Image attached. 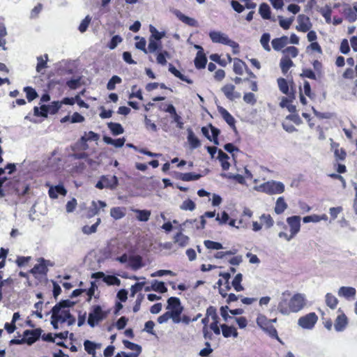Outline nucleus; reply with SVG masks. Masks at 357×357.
Segmentation results:
<instances>
[{"instance_id": "e433bc0d", "label": "nucleus", "mask_w": 357, "mask_h": 357, "mask_svg": "<svg viewBox=\"0 0 357 357\" xmlns=\"http://www.w3.org/2000/svg\"><path fill=\"white\" fill-rule=\"evenodd\" d=\"M132 211L137 214V219L141 222L148 221L151 214L149 210L132 209Z\"/></svg>"}, {"instance_id": "6e6552de", "label": "nucleus", "mask_w": 357, "mask_h": 357, "mask_svg": "<svg viewBox=\"0 0 357 357\" xmlns=\"http://www.w3.org/2000/svg\"><path fill=\"white\" fill-rule=\"evenodd\" d=\"M209 37L213 43L229 45L232 48H238V44L229 38V37L220 31H213L209 33Z\"/></svg>"}, {"instance_id": "f704fd0d", "label": "nucleus", "mask_w": 357, "mask_h": 357, "mask_svg": "<svg viewBox=\"0 0 357 357\" xmlns=\"http://www.w3.org/2000/svg\"><path fill=\"white\" fill-rule=\"evenodd\" d=\"M229 158L227 153L220 149L218 150V159L219 160L223 170H227L230 167V163L228 161Z\"/></svg>"}, {"instance_id": "7ed1b4c3", "label": "nucleus", "mask_w": 357, "mask_h": 357, "mask_svg": "<svg viewBox=\"0 0 357 357\" xmlns=\"http://www.w3.org/2000/svg\"><path fill=\"white\" fill-rule=\"evenodd\" d=\"M67 322L68 326H71L75 324V318L70 314L68 309H62L54 310V307L52 309V317H51V324L54 329L59 328V323Z\"/></svg>"}, {"instance_id": "cd10ccee", "label": "nucleus", "mask_w": 357, "mask_h": 357, "mask_svg": "<svg viewBox=\"0 0 357 357\" xmlns=\"http://www.w3.org/2000/svg\"><path fill=\"white\" fill-rule=\"evenodd\" d=\"M356 294V289L351 287H342L339 289L338 294L347 299L353 298Z\"/></svg>"}, {"instance_id": "6e6d98bb", "label": "nucleus", "mask_w": 357, "mask_h": 357, "mask_svg": "<svg viewBox=\"0 0 357 357\" xmlns=\"http://www.w3.org/2000/svg\"><path fill=\"white\" fill-rule=\"evenodd\" d=\"M121 82L122 79L120 77L114 75L107 82V89L109 91L114 90L116 88V84H120Z\"/></svg>"}, {"instance_id": "6ab92c4d", "label": "nucleus", "mask_w": 357, "mask_h": 357, "mask_svg": "<svg viewBox=\"0 0 357 357\" xmlns=\"http://www.w3.org/2000/svg\"><path fill=\"white\" fill-rule=\"evenodd\" d=\"M289 43V38L287 36H282L280 38H275L272 40L271 45L275 51L279 52Z\"/></svg>"}, {"instance_id": "69168bd1", "label": "nucleus", "mask_w": 357, "mask_h": 357, "mask_svg": "<svg viewBox=\"0 0 357 357\" xmlns=\"http://www.w3.org/2000/svg\"><path fill=\"white\" fill-rule=\"evenodd\" d=\"M91 22V17H90L89 15H86L85 17V18L81 22V23L79 26V27H78L79 31L81 33L85 32L87 30Z\"/></svg>"}, {"instance_id": "680f3d73", "label": "nucleus", "mask_w": 357, "mask_h": 357, "mask_svg": "<svg viewBox=\"0 0 357 357\" xmlns=\"http://www.w3.org/2000/svg\"><path fill=\"white\" fill-rule=\"evenodd\" d=\"M180 178L183 181H195L200 178V174H195L192 172H188L181 174Z\"/></svg>"}, {"instance_id": "603ef678", "label": "nucleus", "mask_w": 357, "mask_h": 357, "mask_svg": "<svg viewBox=\"0 0 357 357\" xmlns=\"http://www.w3.org/2000/svg\"><path fill=\"white\" fill-rule=\"evenodd\" d=\"M24 91L26 93V98L29 102H31L38 97V93L36 90L31 86H26L24 88Z\"/></svg>"}, {"instance_id": "3c124183", "label": "nucleus", "mask_w": 357, "mask_h": 357, "mask_svg": "<svg viewBox=\"0 0 357 357\" xmlns=\"http://www.w3.org/2000/svg\"><path fill=\"white\" fill-rule=\"evenodd\" d=\"M170 55L169 52L166 50H163L162 52H160L156 56V61L158 63L165 66L167 64V57H169Z\"/></svg>"}, {"instance_id": "4c0bfd02", "label": "nucleus", "mask_w": 357, "mask_h": 357, "mask_svg": "<svg viewBox=\"0 0 357 357\" xmlns=\"http://www.w3.org/2000/svg\"><path fill=\"white\" fill-rule=\"evenodd\" d=\"M259 13L261 17L264 20H269L271 18V8L266 3H262L260 4Z\"/></svg>"}, {"instance_id": "79ce46f5", "label": "nucleus", "mask_w": 357, "mask_h": 357, "mask_svg": "<svg viewBox=\"0 0 357 357\" xmlns=\"http://www.w3.org/2000/svg\"><path fill=\"white\" fill-rule=\"evenodd\" d=\"M243 280V275L241 273H238L235 275L234 278L232 280L231 284L236 291H241L244 290V287L241 285V282Z\"/></svg>"}, {"instance_id": "0e129e2a", "label": "nucleus", "mask_w": 357, "mask_h": 357, "mask_svg": "<svg viewBox=\"0 0 357 357\" xmlns=\"http://www.w3.org/2000/svg\"><path fill=\"white\" fill-rule=\"evenodd\" d=\"M122 40L123 38L120 36H114L110 40V41L108 43L107 47H109L110 50H114L119 43L122 42Z\"/></svg>"}, {"instance_id": "aec40b11", "label": "nucleus", "mask_w": 357, "mask_h": 357, "mask_svg": "<svg viewBox=\"0 0 357 357\" xmlns=\"http://www.w3.org/2000/svg\"><path fill=\"white\" fill-rule=\"evenodd\" d=\"M218 110L219 113L221 114L223 119L227 122V123L234 130H236V121L233 116L225 108L222 107H218Z\"/></svg>"}, {"instance_id": "49530a36", "label": "nucleus", "mask_w": 357, "mask_h": 357, "mask_svg": "<svg viewBox=\"0 0 357 357\" xmlns=\"http://www.w3.org/2000/svg\"><path fill=\"white\" fill-rule=\"evenodd\" d=\"M100 223V218H98L96 223L92 225L91 227L85 225L82 227V231L85 234H91L97 231V227Z\"/></svg>"}, {"instance_id": "338daca9", "label": "nucleus", "mask_w": 357, "mask_h": 357, "mask_svg": "<svg viewBox=\"0 0 357 357\" xmlns=\"http://www.w3.org/2000/svg\"><path fill=\"white\" fill-rule=\"evenodd\" d=\"M206 317H211L213 321H217V320H219V317H218V315L217 314V310H216V307H214V306H212V305H210L207 309H206Z\"/></svg>"}, {"instance_id": "c756f323", "label": "nucleus", "mask_w": 357, "mask_h": 357, "mask_svg": "<svg viewBox=\"0 0 357 357\" xmlns=\"http://www.w3.org/2000/svg\"><path fill=\"white\" fill-rule=\"evenodd\" d=\"M187 139L190 149H195L201 146L200 140L195 136V133L191 129L188 130Z\"/></svg>"}, {"instance_id": "1a4fd4ad", "label": "nucleus", "mask_w": 357, "mask_h": 357, "mask_svg": "<svg viewBox=\"0 0 357 357\" xmlns=\"http://www.w3.org/2000/svg\"><path fill=\"white\" fill-rule=\"evenodd\" d=\"M261 191L268 195L280 194L284 191V185L279 181H268L260 185Z\"/></svg>"}, {"instance_id": "f03ea898", "label": "nucleus", "mask_w": 357, "mask_h": 357, "mask_svg": "<svg viewBox=\"0 0 357 357\" xmlns=\"http://www.w3.org/2000/svg\"><path fill=\"white\" fill-rule=\"evenodd\" d=\"M282 56L280 61V68L283 75H287L289 69L294 66L291 58H296L299 53L295 46H289L282 50Z\"/></svg>"}, {"instance_id": "9d476101", "label": "nucleus", "mask_w": 357, "mask_h": 357, "mask_svg": "<svg viewBox=\"0 0 357 357\" xmlns=\"http://www.w3.org/2000/svg\"><path fill=\"white\" fill-rule=\"evenodd\" d=\"M318 320V317L315 312H310L298 320V324L303 328L312 329Z\"/></svg>"}, {"instance_id": "b1692460", "label": "nucleus", "mask_w": 357, "mask_h": 357, "mask_svg": "<svg viewBox=\"0 0 357 357\" xmlns=\"http://www.w3.org/2000/svg\"><path fill=\"white\" fill-rule=\"evenodd\" d=\"M107 206L106 203L103 201H98L97 202L95 201L92 202L91 207L88 211L87 216L89 218H91L97 214H98L100 208H105Z\"/></svg>"}, {"instance_id": "0eeeda50", "label": "nucleus", "mask_w": 357, "mask_h": 357, "mask_svg": "<svg viewBox=\"0 0 357 357\" xmlns=\"http://www.w3.org/2000/svg\"><path fill=\"white\" fill-rule=\"evenodd\" d=\"M107 316V312L102 310L100 305H96L91 307V310L89 314L88 324L91 327H94L100 321L105 319Z\"/></svg>"}, {"instance_id": "7c9ffc66", "label": "nucleus", "mask_w": 357, "mask_h": 357, "mask_svg": "<svg viewBox=\"0 0 357 357\" xmlns=\"http://www.w3.org/2000/svg\"><path fill=\"white\" fill-rule=\"evenodd\" d=\"M126 214V208L125 207L116 206L110 209V215L114 220L123 218Z\"/></svg>"}, {"instance_id": "a211bd4d", "label": "nucleus", "mask_w": 357, "mask_h": 357, "mask_svg": "<svg viewBox=\"0 0 357 357\" xmlns=\"http://www.w3.org/2000/svg\"><path fill=\"white\" fill-rule=\"evenodd\" d=\"M331 140V149L334 151V155L337 161H343L346 159L347 152L344 149L339 148L340 144Z\"/></svg>"}, {"instance_id": "5701e85b", "label": "nucleus", "mask_w": 357, "mask_h": 357, "mask_svg": "<svg viewBox=\"0 0 357 357\" xmlns=\"http://www.w3.org/2000/svg\"><path fill=\"white\" fill-rule=\"evenodd\" d=\"M220 328L222 330V335L225 337L228 338L230 337H238V333L236 328L234 326H228L225 324H223L220 325Z\"/></svg>"}, {"instance_id": "774afa93", "label": "nucleus", "mask_w": 357, "mask_h": 357, "mask_svg": "<svg viewBox=\"0 0 357 357\" xmlns=\"http://www.w3.org/2000/svg\"><path fill=\"white\" fill-rule=\"evenodd\" d=\"M50 114H56L60 109L61 105L59 101H53L51 105H47Z\"/></svg>"}, {"instance_id": "412c9836", "label": "nucleus", "mask_w": 357, "mask_h": 357, "mask_svg": "<svg viewBox=\"0 0 357 357\" xmlns=\"http://www.w3.org/2000/svg\"><path fill=\"white\" fill-rule=\"evenodd\" d=\"M67 190L63 185H57L56 186H51L48 190V194L50 198H58V194L65 196Z\"/></svg>"}, {"instance_id": "a18cd8bd", "label": "nucleus", "mask_w": 357, "mask_h": 357, "mask_svg": "<svg viewBox=\"0 0 357 357\" xmlns=\"http://www.w3.org/2000/svg\"><path fill=\"white\" fill-rule=\"evenodd\" d=\"M34 115L36 116H42V117H47V114L49 113V109L47 105H43L39 108L38 107H33Z\"/></svg>"}, {"instance_id": "f3484780", "label": "nucleus", "mask_w": 357, "mask_h": 357, "mask_svg": "<svg viewBox=\"0 0 357 357\" xmlns=\"http://www.w3.org/2000/svg\"><path fill=\"white\" fill-rule=\"evenodd\" d=\"M199 51L197 52L195 59L194 60L195 66L197 69H204L207 63V58L203 51V48L199 45H195Z\"/></svg>"}, {"instance_id": "4be33fe9", "label": "nucleus", "mask_w": 357, "mask_h": 357, "mask_svg": "<svg viewBox=\"0 0 357 357\" xmlns=\"http://www.w3.org/2000/svg\"><path fill=\"white\" fill-rule=\"evenodd\" d=\"M348 324V319L347 316L342 313L337 317L335 321V329L337 331H344Z\"/></svg>"}, {"instance_id": "13d9d810", "label": "nucleus", "mask_w": 357, "mask_h": 357, "mask_svg": "<svg viewBox=\"0 0 357 357\" xmlns=\"http://www.w3.org/2000/svg\"><path fill=\"white\" fill-rule=\"evenodd\" d=\"M208 127L210 128L211 134H212V135H211V142H213L214 143V144L218 145L219 144L218 135L220 133V130L218 128H215V126H213L211 123L208 125Z\"/></svg>"}, {"instance_id": "ddd939ff", "label": "nucleus", "mask_w": 357, "mask_h": 357, "mask_svg": "<svg viewBox=\"0 0 357 357\" xmlns=\"http://www.w3.org/2000/svg\"><path fill=\"white\" fill-rule=\"evenodd\" d=\"M42 330L40 328H36L33 330H26L23 333V339L24 340V343L31 345L36 342L40 335Z\"/></svg>"}, {"instance_id": "09e8293b", "label": "nucleus", "mask_w": 357, "mask_h": 357, "mask_svg": "<svg viewBox=\"0 0 357 357\" xmlns=\"http://www.w3.org/2000/svg\"><path fill=\"white\" fill-rule=\"evenodd\" d=\"M259 218L266 229H269L273 227L274 220L270 214L264 213Z\"/></svg>"}, {"instance_id": "473e14b6", "label": "nucleus", "mask_w": 357, "mask_h": 357, "mask_svg": "<svg viewBox=\"0 0 357 357\" xmlns=\"http://www.w3.org/2000/svg\"><path fill=\"white\" fill-rule=\"evenodd\" d=\"M165 110V112H167L172 116L174 121L177 123L178 128H181L183 126L181 117L176 113L174 106L173 105H169Z\"/></svg>"}, {"instance_id": "f257e3e1", "label": "nucleus", "mask_w": 357, "mask_h": 357, "mask_svg": "<svg viewBox=\"0 0 357 357\" xmlns=\"http://www.w3.org/2000/svg\"><path fill=\"white\" fill-rule=\"evenodd\" d=\"M287 296H290V294L284 293L278 303V310L280 314L289 315L291 313H296L306 305V299L304 295L295 294L289 298H287Z\"/></svg>"}, {"instance_id": "8fccbe9b", "label": "nucleus", "mask_w": 357, "mask_h": 357, "mask_svg": "<svg viewBox=\"0 0 357 357\" xmlns=\"http://www.w3.org/2000/svg\"><path fill=\"white\" fill-rule=\"evenodd\" d=\"M196 204L195 203L190 199H187L184 200L182 204L180 206V208L183 211H193L195 209Z\"/></svg>"}, {"instance_id": "9b49d317", "label": "nucleus", "mask_w": 357, "mask_h": 357, "mask_svg": "<svg viewBox=\"0 0 357 357\" xmlns=\"http://www.w3.org/2000/svg\"><path fill=\"white\" fill-rule=\"evenodd\" d=\"M277 82L280 91L282 93L288 96L289 98L290 99L289 100L287 98H283L282 102H281V105L283 107V102L291 101L292 99L295 98V91L293 89H289V84L286 79L280 77L278 79Z\"/></svg>"}, {"instance_id": "20e7f679", "label": "nucleus", "mask_w": 357, "mask_h": 357, "mask_svg": "<svg viewBox=\"0 0 357 357\" xmlns=\"http://www.w3.org/2000/svg\"><path fill=\"white\" fill-rule=\"evenodd\" d=\"M301 217L298 215H293L287 218V222L290 228V234L284 231H280L278 236L280 238H284L287 241L294 238L301 229Z\"/></svg>"}, {"instance_id": "a878e982", "label": "nucleus", "mask_w": 357, "mask_h": 357, "mask_svg": "<svg viewBox=\"0 0 357 357\" xmlns=\"http://www.w3.org/2000/svg\"><path fill=\"white\" fill-rule=\"evenodd\" d=\"M102 180L106 188L114 189L119 184L118 178L115 175L113 176H102Z\"/></svg>"}, {"instance_id": "c85d7f7f", "label": "nucleus", "mask_w": 357, "mask_h": 357, "mask_svg": "<svg viewBox=\"0 0 357 357\" xmlns=\"http://www.w3.org/2000/svg\"><path fill=\"white\" fill-rule=\"evenodd\" d=\"M246 68H248V66L243 61L238 58L234 59L233 70L236 75H242L243 71L246 70Z\"/></svg>"}, {"instance_id": "2f4dec72", "label": "nucleus", "mask_w": 357, "mask_h": 357, "mask_svg": "<svg viewBox=\"0 0 357 357\" xmlns=\"http://www.w3.org/2000/svg\"><path fill=\"white\" fill-rule=\"evenodd\" d=\"M129 264L131 268L134 271L138 270L139 268L144 266L142 258L140 255L130 257L129 258Z\"/></svg>"}, {"instance_id": "4468645a", "label": "nucleus", "mask_w": 357, "mask_h": 357, "mask_svg": "<svg viewBox=\"0 0 357 357\" xmlns=\"http://www.w3.org/2000/svg\"><path fill=\"white\" fill-rule=\"evenodd\" d=\"M38 261L39 263L34 265V266L29 271V272L36 278H37L38 275L45 276L48 271L46 261L43 258H40Z\"/></svg>"}, {"instance_id": "bf43d9fd", "label": "nucleus", "mask_w": 357, "mask_h": 357, "mask_svg": "<svg viewBox=\"0 0 357 357\" xmlns=\"http://www.w3.org/2000/svg\"><path fill=\"white\" fill-rule=\"evenodd\" d=\"M84 349L86 351L91 355L94 356L96 354V344L90 341V340H86L84 342Z\"/></svg>"}, {"instance_id": "864d4df0", "label": "nucleus", "mask_w": 357, "mask_h": 357, "mask_svg": "<svg viewBox=\"0 0 357 357\" xmlns=\"http://www.w3.org/2000/svg\"><path fill=\"white\" fill-rule=\"evenodd\" d=\"M204 244L205 247L209 250H220L223 248L222 243L211 240H205Z\"/></svg>"}, {"instance_id": "5fc2aeb1", "label": "nucleus", "mask_w": 357, "mask_h": 357, "mask_svg": "<svg viewBox=\"0 0 357 357\" xmlns=\"http://www.w3.org/2000/svg\"><path fill=\"white\" fill-rule=\"evenodd\" d=\"M300 76L301 77H307L314 80H317L319 78L316 73L310 68H303Z\"/></svg>"}, {"instance_id": "dca6fc26", "label": "nucleus", "mask_w": 357, "mask_h": 357, "mask_svg": "<svg viewBox=\"0 0 357 357\" xmlns=\"http://www.w3.org/2000/svg\"><path fill=\"white\" fill-rule=\"evenodd\" d=\"M298 25L296 29L298 31L305 33L308 31L312 27V23L310 18L305 15H299L297 17Z\"/></svg>"}, {"instance_id": "f8f14e48", "label": "nucleus", "mask_w": 357, "mask_h": 357, "mask_svg": "<svg viewBox=\"0 0 357 357\" xmlns=\"http://www.w3.org/2000/svg\"><path fill=\"white\" fill-rule=\"evenodd\" d=\"M342 13L349 22H356L357 20V1L354 3L353 7H351L349 4H344Z\"/></svg>"}, {"instance_id": "72a5a7b5", "label": "nucleus", "mask_w": 357, "mask_h": 357, "mask_svg": "<svg viewBox=\"0 0 357 357\" xmlns=\"http://www.w3.org/2000/svg\"><path fill=\"white\" fill-rule=\"evenodd\" d=\"M287 204L286 203L283 197H280L278 198L275 206L274 208V211L276 214L280 215L282 214L287 208Z\"/></svg>"}, {"instance_id": "052dcab7", "label": "nucleus", "mask_w": 357, "mask_h": 357, "mask_svg": "<svg viewBox=\"0 0 357 357\" xmlns=\"http://www.w3.org/2000/svg\"><path fill=\"white\" fill-rule=\"evenodd\" d=\"M150 31L151 33V35L149 38L160 41V40L165 36V33L164 32L158 31L152 25L150 26Z\"/></svg>"}, {"instance_id": "a19ab883", "label": "nucleus", "mask_w": 357, "mask_h": 357, "mask_svg": "<svg viewBox=\"0 0 357 357\" xmlns=\"http://www.w3.org/2000/svg\"><path fill=\"white\" fill-rule=\"evenodd\" d=\"M37 61L36 71L40 73L43 69L47 67L48 55L45 54L43 56H40L37 57Z\"/></svg>"}, {"instance_id": "bb28decb", "label": "nucleus", "mask_w": 357, "mask_h": 357, "mask_svg": "<svg viewBox=\"0 0 357 357\" xmlns=\"http://www.w3.org/2000/svg\"><path fill=\"white\" fill-rule=\"evenodd\" d=\"M169 71L174 75L176 77L180 79L181 80L185 82L188 84H192L193 80L190 78L188 77L187 76L182 74L178 70L176 69V68L173 66L172 63L169 64Z\"/></svg>"}, {"instance_id": "423d86ee", "label": "nucleus", "mask_w": 357, "mask_h": 357, "mask_svg": "<svg viewBox=\"0 0 357 357\" xmlns=\"http://www.w3.org/2000/svg\"><path fill=\"white\" fill-rule=\"evenodd\" d=\"M167 309L169 313H174V323L178 324L181 322V315L183 310L180 299L177 297H170L167 300Z\"/></svg>"}, {"instance_id": "de8ad7c7", "label": "nucleus", "mask_w": 357, "mask_h": 357, "mask_svg": "<svg viewBox=\"0 0 357 357\" xmlns=\"http://www.w3.org/2000/svg\"><path fill=\"white\" fill-rule=\"evenodd\" d=\"M152 290L163 294L167 291V288L163 282L154 280L152 282Z\"/></svg>"}, {"instance_id": "ea45409f", "label": "nucleus", "mask_w": 357, "mask_h": 357, "mask_svg": "<svg viewBox=\"0 0 357 357\" xmlns=\"http://www.w3.org/2000/svg\"><path fill=\"white\" fill-rule=\"evenodd\" d=\"M107 126L114 135H121L124 132L123 128L119 123L110 122L108 123Z\"/></svg>"}, {"instance_id": "2eb2a0df", "label": "nucleus", "mask_w": 357, "mask_h": 357, "mask_svg": "<svg viewBox=\"0 0 357 357\" xmlns=\"http://www.w3.org/2000/svg\"><path fill=\"white\" fill-rule=\"evenodd\" d=\"M235 89L236 87L234 84H227L221 88V91L228 100L233 101L241 97L240 93L236 91Z\"/></svg>"}, {"instance_id": "c03bdc74", "label": "nucleus", "mask_w": 357, "mask_h": 357, "mask_svg": "<svg viewBox=\"0 0 357 357\" xmlns=\"http://www.w3.org/2000/svg\"><path fill=\"white\" fill-rule=\"evenodd\" d=\"M270 38L271 36L268 33H263L260 38V43L264 50L266 52H271V46L269 45Z\"/></svg>"}, {"instance_id": "393cba45", "label": "nucleus", "mask_w": 357, "mask_h": 357, "mask_svg": "<svg viewBox=\"0 0 357 357\" xmlns=\"http://www.w3.org/2000/svg\"><path fill=\"white\" fill-rule=\"evenodd\" d=\"M173 241L179 247L183 248L188 245L190 238L181 231H178L174 236Z\"/></svg>"}, {"instance_id": "e2e57ef3", "label": "nucleus", "mask_w": 357, "mask_h": 357, "mask_svg": "<svg viewBox=\"0 0 357 357\" xmlns=\"http://www.w3.org/2000/svg\"><path fill=\"white\" fill-rule=\"evenodd\" d=\"M135 40L139 39V41L135 43V47L138 50H142L145 54L148 53L147 48L146 47V41L144 38H139V36H136Z\"/></svg>"}, {"instance_id": "c9c22d12", "label": "nucleus", "mask_w": 357, "mask_h": 357, "mask_svg": "<svg viewBox=\"0 0 357 357\" xmlns=\"http://www.w3.org/2000/svg\"><path fill=\"white\" fill-rule=\"evenodd\" d=\"M176 15L182 22L190 26H197V22L194 18L186 16L178 10L176 12Z\"/></svg>"}, {"instance_id": "4d7b16f0", "label": "nucleus", "mask_w": 357, "mask_h": 357, "mask_svg": "<svg viewBox=\"0 0 357 357\" xmlns=\"http://www.w3.org/2000/svg\"><path fill=\"white\" fill-rule=\"evenodd\" d=\"M123 343L126 348L135 351L136 352L135 354H140L142 352V347L139 344L126 340L123 341Z\"/></svg>"}, {"instance_id": "58836bf2", "label": "nucleus", "mask_w": 357, "mask_h": 357, "mask_svg": "<svg viewBox=\"0 0 357 357\" xmlns=\"http://www.w3.org/2000/svg\"><path fill=\"white\" fill-rule=\"evenodd\" d=\"M162 48L161 42L159 40H153L151 38L149 39V45H148V53H154L156 51L160 50Z\"/></svg>"}, {"instance_id": "37998d69", "label": "nucleus", "mask_w": 357, "mask_h": 357, "mask_svg": "<svg viewBox=\"0 0 357 357\" xmlns=\"http://www.w3.org/2000/svg\"><path fill=\"white\" fill-rule=\"evenodd\" d=\"M325 297L327 306L331 309L336 308L338 304L337 298L331 293H327Z\"/></svg>"}, {"instance_id": "39448f33", "label": "nucleus", "mask_w": 357, "mask_h": 357, "mask_svg": "<svg viewBox=\"0 0 357 357\" xmlns=\"http://www.w3.org/2000/svg\"><path fill=\"white\" fill-rule=\"evenodd\" d=\"M256 322L270 337L280 340L276 328L271 324V321H269V319L264 314H259L257 317Z\"/></svg>"}]
</instances>
